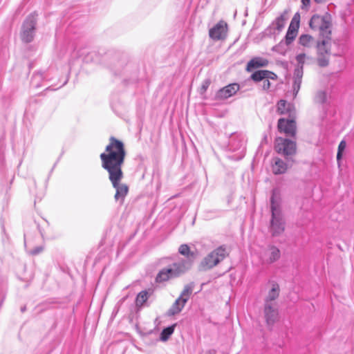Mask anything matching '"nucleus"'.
<instances>
[{
    "instance_id": "26",
    "label": "nucleus",
    "mask_w": 354,
    "mask_h": 354,
    "mask_svg": "<svg viewBox=\"0 0 354 354\" xmlns=\"http://www.w3.org/2000/svg\"><path fill=\"white\" fill-rule=\"evenodd\" d=\"M313 37L308 34H302L299 37V44L304 47L310 48L315 44Z\"/></svg>"
},
{
    "instance_id": "41",
    "label": "nucleus",
    "mask_w": 354,
    "mask_h": 354,
    "mask_svg": "<svg viewBox=\"0 0 354 354\" xmlns=\"http://www.w3.org/2000/svg\"><path fill=\"white\" fill-rule=\"evenodd\" d=\"M303 7H308L310 4V0H301Z\"/></svg>"
},
{
    "instance_id": "12",
    "label": "nucleus",
    "mask_w": 354,
    "mask_h": 354,
    "mask_svg": "<svg viewBox=\"0 0 354 354\" xmlns=\"http://www.w3.org/2000/svg\"><path fill=\"white\" fill-rule=\"evenodd\" d=\"M277 128L279 132L284 133L287 136L295 138L297 133V125L295 119L281 118L278 120Z\"/></svg>"
},
{
    "instance_id": "2",
    "label": "nucleus",
    "mask_w": 354,
    "mask_h": 354,
    "mask_svg": "<svg viewBox=\"0 0 354 354\" xmlns=\"http://www.w3.org/2000/svg\"><path fill=\"white\" fill-rule=\"evenodd\" d=\"M270 202L271 218L269 231L272 236L276 237L282 234L286 227V223L283 217L281 209V193L278 188L272 189Z\"/></svg>"
},
{
    "instance_id": "40",
    "label": "nucleus",
    "mask_w": 354,
    "mask_h": 354,
    "mask_svg": "<svg viewBox=\"0 0 354 354\" xmlns=\"http://www.w3.org/2000/svg\"><path fill=\"white\" fill-rule=\"evenodd\" d=\"M67 82H68V79H66V80L64 82V83H63L61 86H59V87H57V88H54V87H53V86H48V88H46V91H55V90H57V89H58V88H59L62 87V86H64L65 84H66Z\"/></svg>"
},
{
    "instance_id": "33",
    "label": "nucleus",
    "mask_w": 354,
    "mask_h": 354,
    "mask_svg": "<svg viewBox=\"0 0 354 354\" xmlns=\"http://www.w3.org/2000/svg\"><path fill=\"white\" fill-rule=\"evenodd\" d=\"M155 280L156 283H160L170 280V278L165 271L164 268H162L158 272Z\"/></svg>"
},
{
    "instance_id": "31",
    "label": "nucleus",
    "mask_w": 354,
    "mask_h": 354,
    "mask_svg": "<svg viewBox=\"0 0 354 354\" xmlns=\"http://www.w3.org/2000/svg\"><path fill=\"white\" fill-rule=\"evenodd\" d=\"M77 54L78 57H82V61L84 62L88 63L93 61V53L92 52H87L84 49H82L81 51H78Z\"/></svg>"
},
{
    "instance_id": "11",
    "label": "nucleus",
    "mask_w": 354,
    "mask_h": 354,
    "mask_svg": "<svg viewBox=\"0 0 354 354\" xmlns=\"http://www.w3.org/2000/svg\"><path fill=\"white\" fill-rule=\"evenodd\" d=\"M300 26V15L296 12L291 19V21L288 28L287 32L284 37L285 44L286 46H290L295 39L298 34V30Z\"/></svg>"
},
{
    "instance_id": "25",
    "label": "nucleus",
    "mask_w": 354,
    "mask_h": 354,
    "mask_svg": "<svg viewBox=\"0 0 354 354\" xmlns=\"http://www.w3.org/2000/svg\"><path fill=\"white\" fill-rule=\"evenodd\" d=\"M268 249L270 251L269 258L268 262L269 263H273L277 261L281 257L280 250L274 245H269Z\"/></svg>"
},
{
    "instance_id": "28",
    "label": "nucleus",
    "mask_w": 354,
    "mask_h": 354,
    "mask_svg": "<svg viewBox=\"0 0 354 354\" xmlns=\"http://www.w3.org/2000/svg\"><path fill=\"white\" fill-rule=\"evenodd\" d=\"M46 80V76L44 73L39 71H35L31 78V84L35 88H39L41 86V82Z\"/></svg>"
},
{
    "instance_id": "39",
    "label": "nucleus",
    "mask_w": 354,
    "mask_h": 354,
    "mask_svg": "<svg viewBox=\"0 0 354 354\" xmlns=\"http://www.w3.org/2000/svg\"><path fill=\"white\" fill-rule=\"evenodd\" d=\"M270 78H266L264 80L262 81V88L264 91H268L270 87Z\"/></svg>"
},
{
    "instance_id": "38",
    "label": "nucleus",
    "mask_w": 354,
    "mask_h": 354,
    "mask_svg": "<svg viewBox=\"0 0 354 354\" xmlns=\"http://www.w3.org/2000/svg\"><path fill=\"white\" fill-rule=\"evenodd\" d=\"M286 106V101L284 100H281L278 102V111H280L281 114H284L285 111H283Z\"/></svg>"
},
{
    "instance_id": "27",
    "label": "nucleus",
    "mask_w": 354,
    "mask_h": 354,
    "mask_svg": "<svg viewBox=\"0 0 354 354\" xmlns=\"http://www.w3.org/2000/svg\"><path fill=\"white\" fill-rule=\"evenodd\" d=\"M176 326V324H174L167 327H165L160 332V339L162 342L167 341L171 337V335L174 333Z\"/></svg>"
},
{
    "instance_id": "47",
    "label": "nucleus",
    "mask_w": 354,
    "mask_h": 354,
    "mask_svg": "<svg viewBox=\"0 0 354 354\" xmlns=\"http://www.w3.org/2000/svg\"><path fill=\"white\" fill-rule=\"evenodd\" d=\"M288 106H290V105H288ZM289 111H290V108H289V107H288V108H287V110H286V112H289Z\"/></svg>"
},
{
    "instance_id": "9",
    "label": "nucleus",
    "mask_w": 354,
    "mask_h": 354,
    "mask_svg": "<svg viewBox=\"0 0 354 354\" xmlns=\"http://www.w3.org/2000/svg\"><path fill=\"white\" fill-rule=\"evenodd\" d=\"M288 19V10H285L277 17L263 31L265 37H271L275 34H279L283 28L286 21Z\"/></svg>"
},
{
    "instance_id": "3",
    "label": "nucleus",
    "mask_w": 354,
    "mask_h": 354,
    "mask_svg": "<svg viewBox=\"0 0 354 354\" xmlns=\"http://www.w3.org/2000/svg\"><path fill=\"white\" fill-rule=\"evenodd\" d=\"M111 69L115 75H122L131 73L132 76L129 81L137 79V70L129 61L128 55L122 53H114L111 57Z\"/></svg>"
},
{
    "instance_id": "35",
    "label": "nucleus",
    "mask_w": 354,
    "mask_h": 354,
    "mask_svg": "<svg viewBox=\"0 0 354 354\" xmlns=\"http://www.w3.org/2000/svg\"><path fill=\"white\" fill-rule=\"evenodd\" d=\"M306 59H312L313 58L310 57H307L305 53H299V54L297 55L295 57V59L297 62V65L296 67L300 68H304V65L305 64Z\"/></svg>"
},
{
    "instance_id": "5",
    "label": "nucleus",
    "mask_w": 354,
    "mask_h": 354,
    "mask_svg": "<svg viewBox=\"0 0 354 354\" xmlns=\"http://www.w3.org/2000/svg\"><path fill=\"white\" fill-rule=\"evenodd\" d=\"M331 35L319 37L315 42L317 50V63L319 67L328 66L331 54Z\"/></svg>"
},
{
    "instance_id": "32",
    "label": "nucleus",
    "mask_w": 354,
    "mask_h": 354,
    "mask_svg": "<svg viewBox=\"0 0 354 354\" xmlns=\"http://www.w3.org/2000/svg\"><path fill=\"white\" fill-rule=\"evenodd\" d=\"M327 101V93L324 91H319L315 97V103L324 104Z\"/></svg>"
},
{
    "instance_id": "18",
    "label": "nucleus",
    "mask_w": 354,
    "mask_h": 354,
    "mask_svg": "<svg viewBox=\"0 0 354 354\" xmlns=\"http://www.w3.org/2000/svg\"><path fill=\"white\" fill-rule=\"evenodd\" d=\"M165 271L169 275L170 279L177 278L188 271L187 268L178 262L174 263L169 267L164 268Z\"/></svg>"
},
{
    "instance_id": "15",
    "label": "nucleus",
    "mask_w": 354,
    "mask_h": 354,
    "mask_svg": "<svg viewBox=\"0 0 354 354\" xmlns=\"http://www.w3.org/2000/svg\"><path fill=\"white\" fill-rule=\"evenodd\" d=\"M240 89L238 83H231L227 86L218 89L215 95V100H225L234 95Z\"/></svg>"
},
{
    "instance_id": "1",
    "label": "nucleus",
    "mask_w": 354,
    "mask_h": 354,
    "mask_svg": "<svg viewBox=\"0 0 354 354\" xmlns=\"http://www.w3.org/2000/svg\"><path fill=\"white\" fill-rule=\"evenodd\" d=\"M126 153L123 142L111 136L105 151L100 156L102 167L109 173V179L116 190L114 198L116 201H120V203H123L129 192V187L126 184H120L124 176L122 167Z\"/></svg>"
},
{
    "instance_id": "37",
    "label": "nucleus",
    "mask_w": 354,
    "mask_h": 354,
    "mask_svg": "<svg viewBox=\"0 0 354 354\" xmlns=\"http://www.w3.org/2000/svg\"><path fill=\"white\" fill-rule=\"evenodd\" d=\"M43 250L44 248L42 246H37L32 250L28 251V253L32 256H35L40 254Z\"/></svg>"
},
{
    "instance_id": "29",
    "label": "nucleus",
    "mask_w": 354,
    "mask_h": 354,
    "mask_svg": "<svg viewBox=\"0 0 354 354\" xmlns=\"http://www.w3.org/2000/svg\"><path fill=\"white\" fill-rule=\"evenodd\" d=\"M346 142L344 140H342L338 145L337 156H336L337 162V165L339 167H340L341 162H342L344 152L346 149Z\"/></svg>"
},
{
    "instance_id": "16",
    "label": "nucleus",
    "mask_w": 354,
    "mask_h": 354,
    "mask_svg": "<svg viewBox=\"0 0 354 354\" xmlns=\"http://www.w3.org/2000/svg\"><path fill=\"white\" fill-rule=\"evenodd\" d=\"M263 313L266 325L271 330L279 319L278 308L273 304H264Z\"/></svg>"
},
{
    "instance_id": "17",
    "label": "nucleus",
    "mask_w": 354,
    "mask_h": 354,
    "mask_svg": "<svg viewBox=\"0 0 354 354\" xmlns=\"http://www.w3.org/2000/svg\"><path fill=\"white\" fill-rule=\"evenodd\" d=\"M266 78L276 80L277 75L270 71L259 69L254 71L250 77V79L255 83H260Z\"/></svg>"
},
{
    "instance_id": "30",
    "label": "nucleus",
    "mask_w": 354,
    "mask_h": 354,
    "mask_svg": "<svg viewBox=\"0 0 354 354\" xmlns=\"http://www.w3.org/2000/svg\"><path fill=\"white\" fill-rule=\"evenodd\" d=\"M287 46L285 40L282 39L278 44L272 48V50L281 55H285L287 52Z\"/></svg>"
},
{
    "instance_id": "6",
    "label": "nucleus",
    "mask_w": 354,
    "mask_h": 354,
    "mask_svg": "<svg viewBox=\"0 0 354 354\" xmlns=\"http://www.w3.org/2000/svg\"><path fill=\"white\" fill-rule=\"evenodd\" d=\"M274 150L277 153L283 156L287 162H290V166L292 165L294 162L292 156L297 153L295 141L289 138H277L274 143Z\"/></svg>"
},
{
    "instance_id": "46",
    "label": "nucleus",
    "mask_w": 354,
    "mask_h": 354,
    "mask_svg": "<svg viewBox=\"0 0 354 354\" xmlns=\"http://www.w3.org/2000/svg\"><path fill=\"white\" fill-rule=\"evenodd\" d=\"M109 55H110V54H109H109H106V55H105V59H106V58L109 57Z\"/></svg>"
},
{
    "instance_id": "43",
    "label": "nucleus",
    "mask_w": 354,
    "mask_h": 354,
    "mask_svg": "<svg viewBox=\"0 0 354 354\" xmlns=\"http://www.w3.org/2000/svg\"><path fill=\"white\" fill-rule=\"evenodd\" d=\"M205 354H216V351L214 349L209 350L208 351L206 352Z\"/></svg>"
},
{
    "instance_id": "19",
    "label": "nucleus",
    "mask_w": 354,
    "mask_h": 354,
    "mask_svg": "<svg viewBox=\"0 0 354 354\" xmlns=\"http://www.w3.org/2000/svg\"><path fill=\"white\" fill-rule=\"evenodd\" d=\"M268 63V60L265 58L254 57L247 63L245 70L248 72H252L254 70H258L259 68L266 67Z\"/></svg>"
},
{
    "instance_id": "42",
    "label": "nucleus",
    "mask_w": 354,
    "mask_h": 354,
    "mask_svg": "<svg viewBox=\"0 0 354 354\" xmlns=\"http://www.w3.org/2000/svg\"><path fill=\"white\" fill-rule=\"evenodd\" d=\"M268 142V136L266 134H264L261 142L263 143V142Z\"/></svg>"
},
{
    "instance_id": "7",
    "label": "nucleus",
    "mask_w": 354,
    "mask_h": 354,
    "mask_svg": "<svg viewBox=\"0 0 354 354\" xmlns=\"http://www.w3.org/2000/svg\"><path fill=\"white\" fill-rule=\"evenodd\" d=\"M309 26L314 30H319V37L331 35V16L326 12L324 15H313L309 21Z\"/></svg>"
},
{
    "instance_id": "21",
    "label": "nucleus",
    "mask_w": 354,
    "mask_h": 354,
    "mask_svg": "<svg viewBox=\"0 0 354 354\" xmlns=\"http://www.w3.org/2000/svg\"><path fill=\"white\" fill-rule=\"evenodd\" d=\"M304 75V68L295 67L293 73V84L292 91L295 97L297 96V93L301 87L302 77Z\"/></svg>"
},
{
    "instance_id": "44",
    "label": "nucleus",
    "mask_w": 354,
    "mask_h": 354,
    "mask_svg": "<svg viewBox=\"0 0 354 354\" xmlns=\"http://www.w3.org/2000/svg\"><path fill=\"white\" fill-rule=\"evenodd\" d=\"M26 310V306H24L21 308V312L24 313Z\"/></svg>"
},
{
    "instance_id": "20",
    "label": "nucleus",
    "mask_w": 354,
    "mask_h": 354,
    "mask_svg": "<svg viewBox=\"0 0 354 354\" xmlns=\"http://www.w3.org/2000/svg\"><path fill=\"white\" fill-rule=\"evenodd\" d=\"M288 166L291 167L290 162H286L279 158L275 157L272 159V169L273 174L275 175L286 173Z\"/></svg>"
},
{
    "instance_id": "34",
    "label": "nucleus",
    "mask_w": 354,
    "mask_h": 354,
    "mask_svg": "<svg viewBox=\"0 0 354 354\" xmlns=\"http://www.w3.org/2000/svg\"><path fill=\"white\" fill-rule=\"evenodd\" d=\"M193 288H194L193 283L186 285L184 288V290L181 292L179 298H181V299H186V297H187V300H188L190 295L192 293Z\"/></svg>"
},
{
    "instance_id": "14",
    "label": "nucleus",
    "mask_w": 354,
    "mask_h": 354,
    "mask_svg": "<svg viewBox=\"0 0 354 354\" xmlns=\"http://www.w3.org/2000/svg\"><path fill=\"white\" fill-rule=\"evenodd\" d=\"M178 252L186 257L185 259H182L178 261L181 265L185 266L187 268V270H190L193 266L194 260L196 258L197 252L191 251L190 248L187 244H182L178 248Z\"/></svg>"
},
{
    "instance_id": "13",
    "label": "nucleus",
    "mask_w": 354,
    "mask_h": 354,
    "mask_svg": "<svg viewBox=\"0 0 354 354\" xmlns=\"http://www.w3.org/2000/svg\"><path fill=\"white\" fill-rule=\"evenodd\" d=\"M209 36L214 41L224 40L227 36V24L220 21L209 30Z\"/></svg>"
},
{
    "instance_id": "24",
    "label": "nucleus",
    "mask_w": 354,
    "mask_h": 354,
    "mask_svg": "<svg viewBox=\"0 0 354 354\" xmlns=\"http://www.w3.org/2000/svg\"><path fill=\"white\" fill-rule=\"evenodd\" d=\"M279 286L277 283H272V288L268 292V295L264 299V304H272L279 296Z\"/></svg>"
},
{
    "instance_id": "4",
    "label": "nucleus",
    "mask_w": 354,
    "mask_h": 354,
    "mask_svg": "<svg viewBox=\"0 0 354 354\" xmlns=\"http://www.w3.org/2000/svg\"><path fill=\"white\" fill-rule=\"evenodd\" d=\"M228 255L226 245H220L203 258L199 263L198 269L200 272L209 270L218 265Z\"/></svg>"
},
{
    "instance_id": "8",
    "label": "nucleus",
    "mask_w": 354,
    "mask_h": 354,
    "mask_svg": "<svg viewBox=\"0 0 354 354\" xmlns=\"http://www.w3.org/2000/svg\"><path fill=\"white\" fill-rule=\"evenodd\" d=\"M37 15L35 12L30 13L26 17L22 24L20 36L22 41L24 43H30L34 39L37 25Z\"/></svg>"
},
{
    "instance_id": "36",
    "label": "nucleus",
    "mask_w": 354,
    "mask_h": 354,
    "mask_svg": "<svg viewBox=\"0 0 354 354\" xmlns=\"http://www.w3.org/2000/svg\"><path fill=\"white\" fill-rule=\"evenodd\" d=\"M211 79L210 78H206L202 82L201 86L199 88V94L203 96L208 89L209 85L211 84Z\"/></svg>"
},
{
    "instance_id": "22",
    "label": "nucleus",
    "mask_w": 354,
    "mask_h": 354,
    "mask_svg": "<svg viewBox=\"0 0 354 354\" xmlns=\"http://www.w3.org/2000/svg\"><path fill=\"white\" fill-rule=\"evenodd\" d=\"M153 289L148 288L140 292L136 297V305L138 308H142L148 300L149 297L153 295Z\"/></svg>"
},
{
    "instance_id": "10",
    "label": "nucleus",
    "mask_w": 354,
    "mask_h": 354,
    "mask_svg": "<svg viewBox=\"0 0 354 354\" xmlns=\"http://www.w3.org/2000/svg\"><path fill=\"white\" fill-rule=\"evenodd\" d=\"M245 136L243 133H232L229 137V149L232 151H239L241 154V157H243L245 149Z\"/></svg>"
},
{
    "instance_id": "23",
    "label": "nucleus",
    "mask_w": 354,
    "mask_h": 354,
    "mask_svg": "<svg viewBox=\"0 0 354 354\" xmlns=\"http://www.w3.org/2000/svg\"><path fill=\"white\" fill-rule=\"evenodd\" d=\"M187 302V297L185 299H181V298L178 297L169 309L168 315L171 316L179 313L183 310Z\"/></svg>"
},
{
    "instance_id": "45",
    "label": "nucleus",
    "mask_w": 354,
    "mask_h": 354,
    "mask_svg": "<svg viewBox=\"0 0 354 354\" xmlns=\"http://www.w3.org/2000/svg\"><path fill=\"white\" fill-rule=\"evenodd\" d=\"M37 227H38V229H39V230L40 234L42 235V232H41V230H40L39 226V225H37Z\"/></svg>"
}]
</instances>
